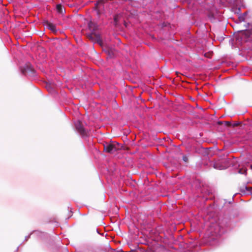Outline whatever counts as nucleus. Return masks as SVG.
<instances>
[{
	"label": "nucleus",
	"mask_w": 252,
	"mask_h": 252,
	"mask_svg": "<svg viewBox=\"0 0 252 252\" xmlns=\"http://www.w3.org/2000/svg\"><path fill=\"white\" fill-rule=\"evenodd\" d=\"M86 36L87 38L92 42H96L100 46H102V41L98 33L95 32H92L90 33L86 34Z\"/></svg>",
	"instance_id": "1"
},
{
	"label": "nucleus",
	"mask_w": 252,
	"mask_h": 252,
	"mask_svg": "<svg viewBox=\"0 0 252 252\" xmlns=\"http://www.w3.org/2000/svg\"><path fill=\"white\" fill-rule=\"evenodd\" d=\"M103 147V151L108 153H113L118 150L116 146L112 144L106 143L104 144Z\"/></svg>",
	"instance_id": "2"
},
{
	"label": "nucleus",
	"mask_w": 252,
	"mask_h": 252,
	"mask_svg": "<svg viewBox=\"0 0 252 252\" xmlns=\"http://www.w3.org/2000/svg\"><path fill=\"white\" fill-rule=\"evenodd\" d=\"M76 128L78 132L82 135H86L87 134V131L84 128L82 123L80 121H78L76 124Z\"/></svg>",
	"instance_id": "3"
},
{
	"label": "nucleus",
	"mask_w": 252,
	"mask_h": 252,
	"mask_svg": "<svg viewBox=\"0 0 252 252\" xmlns=\"http://www.w3.org/2000/svg\"><path fill=\"white\" fill-rule=\"evenodd\" d=\"M44 23L46 27L52 32L54 33L56 32L57 30L55 25L48 21H46Z\"/></svg>",
	"instance_id": "4"
},
{
	"label": "nucleus",
	"mask_w": 252,
	"mask_h": 252,
	"mask_svg": "<svg viewBox=\"0 0 252 252\" xmlns=\"http://www.w3.org/2000/svg\"><path fill=\"white\" fill-rule=\"evenodd\" d=\"M88 27L89 29L92 31V32H95L98 28L97 25L92 22H89Z\"/></svg>",
	"instance_id": "5"
},
{
	"label": "nucleus",
	"mask_w": 252,
	"mask_h": 252,
	"mask_svg": "<svg viewBox=\"0 0 252 252\" xmlns=\"http://www.w3.org/2000/svg\"><path fill=\"white\" fill-rule=\"evenodd\" d=\"M34 69L31 64H28L26 66V68L22 69V72L23 74L27 72H33Z\"/></svg>",
	"instance_id": "6"
},
{
	"label": "nucleus",
	"mask_w": 252,
	"mask_h": 252,
	"mask_svg": "<svg viewBox=\"0 0 252 252\" xmlns=\"http://www.w3.org/2000/svg\"><path fill=\"white\" fill-rule=\"evenodd\" d=\"M252 190V187H248L244 186L241 187V188H240V191L243 193H246V192H251Z\"/></svg>",
	"instance_id": "7"
},
{
	"label": "nucleus",
	"mask_w": 252,
	"mask_h": 252,
	"mask_svg": "<svg viewBox=\"0 0 252 252\" xmlns=\"http://www.w3.org/2000/svg\"><path fill=\"white\" fill-rule=\"evenodd\" d=\"M56 9L57 11L60 13H63V6L61 4H58L56 6Z\"/></svg>",
	"instance_id": "8"
},
{
	"label": "nucleus",
	"mask_w": 252,
	"mask_h": 252,
	"mask_svg": "<svg viewBox=\"0 0 252 252\" xmlns=\"http://www.w3.org/2000/svg\"><path fill=\"white\" fill-rule=\"evenodd\" d=\"M251 32V29L248 30H245L244 32V34L247 37H250L252 35V33L250 32Z\"/></svg>",
	"instance_id": "9"
},
{
	"label": "nucleus",
	"mask_w": 252,
	"mask_h": 252,
	"mask_svg": "<svg viewBox=\"0 0 252 252\" xmlns=\"http://www.w3.org/2000/svg\"><path fill=\"white\" fill-rule=\"evenodd\" d=\"M120 16L119 15H115L114 17V24L116 26L118 25V22L119 20Z\"/></svg>",
	"instance_id": "10"
},
{
	"label": "nucleus",
	"mask_w": 252,
	"mask_h": 252,
	"mask_svg": "<svg viewBox=\"0 0 252 252\" xmlns=\"http://www.w3.org/2000/svg\"><path fill=\"white\" fill-rule=\"evenodd\" d=\"M247 170L246 169H240L239 171V173L240 174H246Z\"/></svg>",
	"instance_id": "11"
},
{
	"label": "nucleus",
	"mask_w": 252,
	"mask_h": 252,
	"mask_svg": "<svg viewBox=\"0 0 252 252\" xmlns=\"http://www.w3.org/2000/svg\"><path fill=\"white\" fill-rule=\"evenodd\" d=\"M214 168H216V169H220V170H221V169H223V168H221V167H218V164H215L214 165Z\"/></svg>",
	"instance_id": "12"
},
{
	"label": "nucleus",
	"mask_w": 252,
	"mask_h": 252,
	"mask_svg": "<svg viewBox=\"0 0 252 252\" xmlns=\"http://www.w3.org/2000/svg\"><path fill=\"white\" fill-rule=\"evenodd\" d=\"M224 123H225V125L227 126H231V123L230 122L225 121V122H224Z\"/></svg>",
	"instance_id": "13"
},
{
	"label": "nucleus",
	"mask_w": 252,
	"mask_h": 252,
	"mask_svg": "<svg viewBox=\"0 0 252 252\" xmlns=\"http://www.w3.org/2000/svg\"><path fill=\"white\" fill-rule=\"evenodd\" d=\"M239 125V124L238 123H234L233 125V127H235V126H237Z\"/></svg>",
	"instance_id": "14"
},
{
	"label": "nucleus",
	"mask_w": 252,
	"mask_h": 252,
	"mask_svg": "<svg viewBox=\"0 0 252 252\" xmlns=\"http://www.w3.org/2000/svg\"><path fill=\"white\" fill-rule=\"evenodd\" d=\"M183 160H184L185 161H187L188 158H187L186 157H183Z\"/></svg>",
	"instance_id": "15"
},
{
	"label": "nucleus",
	"mask_w": 252,
	"mask_h": 252,
	"mask_svg": "<svg viewBox=\"0 0 252 252\" xmlns=\"http://www.w3.org/2000/svg\"><path fill=\"white\" fill-rule=\"evenodd\" d=\"M222 122H218V124H219V125H221V124H222Z\"/></svg>",
	"instance_id": "16"
},
{
	"label": "nucleus",
	"mask_w": 252,
	"mask_h": 252,
	"mask_svg": "<svg viewBox=\"0 0 252 252\" xmlns=\"http://www.w3.org/2000/svg\"><path fill=\"white\" fill-rule=\"evenodd\" d=\"M251 33H252V28L251 29V32H250Z\"/></svg>",
	"instance_id": "17"
},
{
	"label": "nucleus",
	"mask_w": 252,
	"mask_h": 252,
	"mask_svg": "<svg viewBox=\"0 0 252 252\" xmlns=\"http://www.w3.org/2000/svg\"><path fill=\"white\" fill-rule=\"evenodd\" d=\"M176 73L177 74H178L179 73H178V72H176Z\"/></svg>",
	"instance_id": "18"
}]
</instances>
